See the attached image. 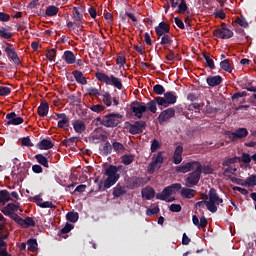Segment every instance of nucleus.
<instances>
[{
  "instance_id": "nucleus-59",
  "label": "nucleus",
  "mask_w": 256,
  "mask_h": 256,
  "mask_svg": "<svg viewBox=\"0 0 256 256\" xmlns=\"http://www.w3.org/2000/svg\"><path fill=\"white\" fill-rule=\"evenodd\" d=\"M245 182H246L247 186H249V187L256 186V175H251V176L247 177Z\"/></svg>"
},
{
  "instance_id": "nucleus-55",
  "label": "nucleus",
  "mask_w": 256,
  "mask_h": 256,
  "mask_svg": "<svg viewBox=\"0 0 256 256\" xmlns=\"http://www.w3.org/2000/svg\"><path fill=\"white\" fill-rule=\"evenodd\" d=\"M227 178H229V180H231L232 183H235L240 186H247L246 181H244L242 179H239L237 177H232V176H227Z\"/></svg>"
},
{
  "instance_id": "nucleus-17",
  "label": "nucleus",
  "mask_w": 256,
  "mask_h": 256,
  "mask_svg": "<svg viewBox=\"0 0 256 256\" xmlns=\"http://www.w3.org/2000/svg\"><path fill=\"white\" fill-rule=\"evenodd\" d=\"M175 115H176V110H174V108H168L160 112V115H158V122L160 124L168 122V120L174 118Z\"/></svg>"
},
{
  "instance_id": "nucleus-11",
  "label": "nucleus",
  "mask_w": 256,
  "mask_h": 256,
  "mask_svg": "<svg viewBox=\"0 0 256 256\" xmlns=\"http://www.w3.org/2000/svg\"><path fill=\"white\" fill-rule=\"evenodd\" d=\"M213 36L222 40L231 39L233 37V31L227 28L225 23L221 24V28L213 30Z\"/></svg>"
},
{
  "instance_id": "nucleus-52",
  "label": "nucleus",
  "mask_w": 256,
  "mask_h": 256,
  "mask_svg": "<svg viewBox=\"0 0 256 256\" xmlns=\"http://www.w3.org/2000/svg\"><path fill=\"white\" fill-rule=\"evenodd\" d=\"M144 105H146V109H148V111H150V113H156L157 111V108H156V105H158L157 102H154V101H150L148 103H144Z\"/></svg>"
},
{
  "instance_id": "nucleus-21",
  "label": "nucleus",
  "mask_w": 256,
  "mask_h": 256,
  "mask_svg": "<svg viewBox=\"0 0 256 256\" xmlns=\"http://www.w3.org/2000/svg\"><path fill=\"white\" fill-rule=\"evenodd\" d=\"M190 174L211 175V174H213V168H211L208 165H206V166L198 165V167H196V170L192 171V173H190Z\"/></svg>"
},
{
  "instance_id": "nucleus-64",
  "label": "nucleus",
  "mask_w": 256,
  "mask_h": 256,
  "mask_svg": "<svg viewBox=\"0 0 256 256\" xmlns=\"http://www.w3.org/2000/svg\"><path fill=\"white\" fill-rule=\"evenodd\" d=\"M203 107V104H198V103H192L188 106V111H199L200 108Z\"/></svg>"
},
{
  "instance_id": "nucleus-42",
  "label": "nucleus",
  "mask_w": 256,
  "mask_h": 256,
  "mask_svg": "<svg viewBox=\"0 0 256 256\" xmlns=\"http://www.w3.org/2000/svg\"><path fill=\"white\" fill-rule=\"evenodd\" d=\"M182 184L180 183H174L166 188H164L163 191H170V192H174V193H178V192H182Z\"/></svg>"
},
{
  "instance_id": "nucleus-48",
  "label": "nucleus",
  "mask_w": 256,
  "mask_h": 256,
  "mask_svg": "<svg viewBox=\"0 0 256 256\" xmlns=\"http://www.w3.org/2000/svg\"><path fill=\"white\" fill-rule=\"evenodd\" d=\"M154 94L156 95H164L166 94V89H164V87L160 84H156L154 85V87L152 88Z\"/></svg>"
},
{
  "instance_id": "nucleus-14",
  "label": "nucleus",
  "mask_w": 256,
  "mask_h": 256,
  "mask_svg": "<svg viewBox=\"0 0 256 256\" xmlns=\"http://www.w3.org/2000/svg\"><path fill=\"white\" fill-rule=\"evenodd\" d=\"M225 134L229 137V139H231V141L235 142L247 137L249 135V131L247 128H239L235 130V132L227 131Z\"/></svg>"
},
{
  "instance_id": "nucleus-9",
  "label": "nucleus",
  "mask_w": 256,
  "mask_h": 256,
  "mask_svg": "<svg viewBox=\"0 0 256 256\" xmlns=\"http://www.w3.org/2000/svg\"><path fill=\"white\" fill-rule=\"evenodd\" d=\"M146 111H148V109L144 103L138 101H132V103H130V112H132V115H134L136 119H142V114L146 113Z\"/></svg>"
},
{
  "instance_id": "nucleus-46",
  "label": "nucleus",
  "mask_w": 256,
  "mask_h": 256,
  "mask_svg": "<svg viewBox=\"0 0 256 256\" xmlns=\"http://www.w3.org/2000/svg\"><path fill=\"white\" fill-rule=\"evenodd\" d=\"M66 219L70 223H76L79 219V214L77 212H68V214L66 215Z\"/></svg>"
},
{
  "instance_id": "nucleus-54",
  "label": "nucleus",
  "mask_w": 256,
  "mask_h": 256,
  "mask_svg": "<svg viewBox=\"0 0 256 256\" xmlns=\"http://www.w3.org/2000/svg\"><path fill=\"white\" fill-rule=\"evenodd\" d=\"M101 151L105 156L110 155L111 152L113 151V148L111 147V143H109V141L105 142V145H103V149H101Z\"/></svg>"
},
{
  "instance_id": "nucleus-60",
  "label": "nucleus",
  "mask_w": 256,
  "mask_h": 256,
  "mask_svg": "<svg viewBox=\"0 0 256 256\" xmlns=\"http://www.w3.org/2000/svg\"><path fill=\"white\" fill-rule=\"evenodd\" d=\"M239 159L241 162L245 164H250L251 161L253 160V158L251 157V155H249V153H243V155Z\"/></svg>"
},
{
  "instance_id": "nucleus-20",
  "label": "nucleus",
  "mask_w": 256,
  "mask_h": 256,
  "mask_svg": "<svg viewBox=\"0 0 256 256\" xmlns=\"http://www.w3.org/2000/svg\"><path fill=\"white\" fill-rule=\"evenodd\" d=\"M56 117L57 118H54V120L60 119V121H58V128L66 129L69 127V119L66 113H56Z\"/></svg>"
},
{
  "instance_id": "nucleus-4",
  "label": "nucleus",
  "mask_w": 256,
  "mask_h": 256,
  "mask_svg": "<svg viewBox=\"0 0 256 256\" xmlns=\"http://www.w3.org/2000/svg\"><path fill=\"white\" fill-rule=\"evenodd\" d=\"M95 78L97 81L107 85V86H113L117 88V90H123V82L120 78L116 77L115 75H107L102 72L95 73Z\"/></svg>"
},
{
  "instance_id": "nucleus-28",
  "label": "nucleus",
  "mask_w": 256,
  "mask_h": 256,
  "mask_svg": "<svg viewBox=\"0 0 256 256\" xmlns=\"http://www.w3.org/2000/svg\"><path fill=\"white\" fill-rule=\"evenodd\" d=\"M192 223H194V226L198 228H205L207 227V219L204 216H201L200 218H197V216H192Z\"/></svg>"
},
{
  "instance_id": "nucleus-18",
  "label": "nucleus",
  "mask_w": 256,
  "mask_h": 256,
  "mask_svg": "<svg viewBox=\"0 0 256 256\" xmlns=\"http://www.w3.org/2000/svg\"><path fill=\"white\" fill-rule=\"evenodd\" d=\"M6 120H8L6 121V125L8 126H18L24 123V119H22V117L17 116L14 112L6 114Z\"/></svg>"
},
{
  "instance_id": "nucleus-37",
  "label": "nucleus",
  "mask_w": 256,
  "mask_h": 256,
  "mask_svg": "<svg viewBox=\"0 0 256 256\" xmlns=\"http://www.w3.org/2000/svg\"><path fill=\"white\" fill-rule=\"evenodd\" d=\"M176 7H178V10H176V14L178 15H184V13H187L189 10L186 0H180V5H177Z\"/></svg>"
},
{
  "instance_id": "nucleus-30",
  "label": "nucleus",
  "mask_w": 256,
  "mask_h": 256,
  "mask_svg": "<svg viewBox=\"0 0 256 256\" xmlns=\"http://www.w3.org/2000/svg\"><path fill=\"white\" fill-rule=\"evenodd\" d=\"M10 201H14L9 195V190H0V203L5 206Z\"/></svg>"
},
{
  "instance_id": "nucleus-33",
  "label": "nucleus",
  "mask_w": 256,
  "mask_h": 256,
  "mask_svg": "<svg viewBox=\"0 0 256 256\" xmlns=\"http://www.w3.org/2000/svg\"><path fill=\"white\" fill-rule=\"evenodd\" d=\"M180 195L184 199H192L193 197H195V190H193L192 188H182Z\"/></svg>"
},
{
  "instance_id": "nucleus-39",
  "label": "nucleus",
  "mask_w": 256,
  "mask_h": 256,
  "mask_svg": "<svg viewBox=\"0 0 256 256\" xmlns=\"http://www.w3.org/2000/svg\"><path fill=\"white\" fill-rule=\"evenodd\" d=\"M177 192H174V191H170V190H162L161 193H158L156 194V199H159V200H162V201H165L166 198L176 194Z\"/></svg>"
},
{
  "instance_id": "nucleus-53",
  "label": "nucleus",
  "mask_w": 256,
  "mask_h": 256,
  "mask_svg": "<svg viewBox=\"0 0 256 256\" xmlns=\"http://www.w3.org/2000/svg\"><path fill=\"white\" fill-rule=\"evenodd\" d=\"M89 110H91L93 113H101L105 111V106L101 104L91 105V107H89Z\"/></svg>"
},
{
  "instance_id": "nucleus-15",
  "label": "nucleus",
  "mask_w": 256,
  "mask_h": 256,
  "mask_svg": "<svg viewBox=\"0 0 256 256\" xmlns=\"http://www.w3.org/2000/svg\"><path fill=\"white\" fill-rule=\"evenodd\" d=\"M146 129V121H134V123L129 125V133L130 135H139L144 132Z\"/></svg>"
},
{
  "instance_id": "nucleus-24",
  "label": "nucleus",
  "mask_w": 256,
  "mask_h": 256,
  "mask_svg": "<svg viewBox=\"0 0 256 256\" xmlns=\"http://www.w3.org/2000/svg\"><path fill=\"white\" fill-rule=\"evenodd\" d=\"M222 81H223V79L221 78L220 75L209 76L206 79V83H207V85H209V87H217V86L221 85Z\"/></svg>"
},
{
  "instance_id": "nucleus-13",
  "label": "nucleus",
  "mask_w": 256,
  "mask_h": 256,
  "mask_svg": "<svg viewBox=\"0 0 256 256\" xmlns=\"http://www.w3.org/2000/svg\"><path fill=\"white\" fill-rule=\"evenodd\" d=\"M197 166H201V163L198 161H190L188 163L176 167V173H190L191 171H195L197 169Z\"/></svg>"
},
{
  "instance_id": "nucleus-50",
  "label": "nucleus",
  "mask_w": 256,
  "mask_h": 256,
  "mask_svg": "<svg viewBox=\"0 0 256 256\" xmlns=\"http://www.w3.org/2000/svg\"><path fill=\"white\" fill-rule=\"evenodd\" d=\"M203 59H205V63L207 64V67L211 70L215 69V64L213 62V59L209 57L206 53H203Z\"/></svg>"
},
{
  "instance_id": "nucleus-12",
  "label": "nucleus",
  "mask_w": 256,
  "mask_h": 256,
  "mask_svg": "<svg viewBox=\"0 0 256 256\" xmlns=\"http://www.w3.org/2000/svg\"><path fill=\"white\" fill-rule=\"evenodd\" d=\"M4 54H6V58L12 61L14 65H20V58H18V54H16V50L14 49V45L11 43H6V47H4Z\"/></svg>"
},
{
  "instance_id": "nucleus-41",
  "label": "nucleus",
  "mask_w": 256,
  "mask_h": 256,
  "mask_svg": "<svg viewBox=\"0 0 256 256\" xmlns=\"http://www.w3.org/2000/svg\"><path fill=\"white\" fill-rule=\"evenodd\" d=\"M113 98L114 97H111V94H109V92H105V94L101 95V100L103 102V105H105V107H111Z\"/></svg>"
},
{
  "instance_id": "nucleus-58",
  "label": "nucleus",
  "mask_w": 256,
  "mask_h": 256,
  "mask_svg": "<svg viewBox=\"0 0 256 256\" xmlns=\"http://www.w3.org/2000/svg\"><path fill=\"white\" fill-rule=\"evenodd\" d=\"M73 19L79 23L83 20V15L79 13L76 7H73Z\"/></svg>"
},
{
  "instance_id": "nucleus-47",
  "label": "nucleus",
  "mask_w": 256,
  "mask_h": 256,
  "mask_svg": "<svg viewBox=\"0 0 256 256\" xmlns=\"http://www.w3.org/2000/svg\"><path fill=\"white\" fill-rule=\"evenodd\" d=\"M111 148L117 153L125 151V146L120 142H113V144H111Z\"/></svg>"
},
{
  "instance_id": "nucleus-7",
  "label": "nucleus",
  "mask_w": 256,
  "mask_h": 256,
  "mask_svg": "<svg viewBox=\"0 0 256 256\" xmlns=\"http://www.w3.org/2000/svg\"><path fill=\"white\" fill-rule=\"evenodd\" d=\"M147 182L146 178L137 176L127 177V179H125L127 189L129 190H135L143 187Z\"/></svg>"
},
{
  "instance_id": "nucleus-10",
  "label": "nucleus",
  "mask_w": 256,
  "mask_h": 256,
  "mask_svg": "<svg viewBox=\"0 0 256 256\" xmlns=\"http://www.w3.org/2000/svg\"><path fill=\"white\" fill-rule=\"evenodd\" d=\"M164 163V158L162 157V152L156 153V156L152 157V162L148 164L146 172L150 175H153L155 169H160V165Z\"/></svg>"
},
{
  "instance_id": "nucleus-35",
  "label": "nucleus",
  "mask_w": 256,
  "mask_h": 256,
  "mask_svg": "<svg viewBox=\"0 0 256 256\" xmlns=\"http://www.w3.org/2000/svg\"><path fill=\"white\" fill-rule=\"evenodd\" d=\"M62 59H64V61L68 65H72L73 63H75V55H73V52H71L70 50L64 52Z\"/></svg>"
},
{
  "instance_id": "nucleus-1",
  "label": "nucleus",
  "mask_w": 256,
  "mask_h": 256,
  "mask_svg": "<svg viewBox=\"0 0 256 256\" xmlns=\"http://www.w3.org/2000/svg\"><path fill=\"white\" fill-rule=\"evenodd\" d=\"M154 31L156 32L158 40H160V45L164 46V49L170 51V54L166 55V60L174 61L176 59V54H174V51L168 49V47H172L174 42V36L170 32V24L160 22L158 23V26L154 27Z\"/></svg>"
},
{
  "instance_id": "nucleus-62",
  "label": "nucleus",
  "mask_w": 256,
  "mask_h": 256,
  "mask_svg": "<svg viewBox=\"0 0 256 256\" xmlns=\"http://www.w3.org/2000/svg\"><path fill=\"white\" fill-rule=\"evenodd\" d=\"M91 139L93 141L105 142V141H107V136L105 134H98V135L91 136Z\"/></svg>"
},
{
  "instance_id": "nucleus-31",
  "label": "nucleus",
  "mask_w": 256,
  "mask_h": 256,
  "mask_svg": "<svg viewBox=\"0 0 256 256\" xmlns=\"http://www.w3.org/2000/svg\"><path fill=\"white\" fill-rule=\"evenodd\" d=\"M36 147L40 150H50L54 148V144L48 139H42V141L38 142Z\"/></svg>"
},
{
  "instance_id": "nucleus-36",
  "label": "nucleus",
  "mask_w": 256,
  "mask_h": 256,
  "mask_svg": "<svg viewBox=\"0 0 256 256\" xmlns=\"http://www.w3.org/2000/svg\"><path fill=\"white\" fill-rule=\"evenodd\" d=\"M121 162L125 166H130L135 162V155L133 154H125L124 156L121 157Z\"/></svg>"
},
{
  "instance_id": "nucleus-34",
  "label": "nucleus",
  "mask_w": 256,
  "mask_h": 256,
  "mask_svg": "<svg viewBox=\"0 0 256 256\" xmlns=\"http://www.w3.org/2000/svg\"><path fill=\"white\" fill-rule=\"evenodd\" d=\"M50 110V107L48 103L44 102L38 106V116L40 117H46L48 116V111Z\"/></svg>"
},
{
  "instance_id": "nucleus-27",
  "label": "nucleus",
  "mask_w": 256,
  "mask_h": 256,
  "mask_svg": "<svg viewBox=\"0 0 256 256\" xmlns=\"http://www.w3.org/2000/svg\"><path fill=\"white\" fill-rule=\"evenodd\" d=\"M73 131L78 134L85 132V123L82 120H75L72 122Z\"/></svg>"
},
{
  "instance_id": "nucleus-2",
  "label": "nucleus",
  "mask_w": 256,
  "mask_h": 256,
  "mask_svg": "<svg viewBox=\"0 0 256 256\" xmlns=\"http://www.w3.org/2000/svg\"><path fill=\"white\" fill-rule=\"evenodd\" d=\"M119 169H121V166L109 165L103 173L107 179L99 181V178H95L94 183L97 184V192H105L117 184L121 178V175L118 173Z\"/></svg>"
},
{
  "instance_id": "nucleus-43",
  "label": "nucleus",
  "mask_w": 256,
  "mask_h": 256,
  "mask_svg": "<svg viewBox=\"0 0 256 256\" xmlns=\"http://www.w3.org/2000/svg\"><path fill=\"white\" fill-rule=\"evenodd\" d=\"M34 159H36L38 164L44 166V168H49L48 159L44 155L36 154V156H34Z\"/></svg>"
},
{
  "instance_id": "nucleus-56",
  "label": "nucleus",
  "mask_w": 256,
  "mask_h": 256,
  "mask_svg": "<svg viewBox=\"0 0 256 256\" xmlns=\"http://www.w3.org/2000/svg\"><path fill=\"white\" fill-rule=\"evenodd\" d=\"M235 172H237V168L227 166V168H225V170L223 171V176L231 177V175H234Z\"/></svg>"
},
{
  "instance_id": "nucleus-22",
  "label": "nucleus",
  "mask_w": 256,
  "mask_h": 256,
  "mask_svg": "<svg viewBox=\"0 0 256 256\" xmlns=\"http://www.w3.org/2000/svg\"><path fill=\"white\" fill-rule=\"evenodd\" d=\"M183 152H184V147H182L181 145L176 147V150H174L173 163L175 165H180L182 163Z\"/></svg>"
},
{
  "instance_id": "nucleus-32",
  "label": "nucleus",
  "mask_w": 256,
  "mask_h": 256,
  "mask_svg": "<svg viewBox=\"0 0 256 256\" xmlns=\"http://www.w3.org/2000/svg\"><path fill=\"white\" fill-rule=\"evenodd\" d=\"M219 67L221 68V70H223L227 73H231L234 69L233 64H231L229 59H225V60L219 62Z\"/></svg>"
},
{
  "instance_id": "nucleus-44",
  "label": "nucleus",
  "mask_w": 256,
  "mask_h": 256,
  "mask_svg": "<svg viewBox=\"0 0 256 256\" xmlns=\"http://www.w3.org/2000/svg\"><path fill=\"white\" fill-rule=\"evenodd\" d=\"M85 92H87V95H89V97L103 96V94L99 93V89H97L95 87H89V88L85 89Z\"/></svg>"
},
{
  "instance_id": "nucleus-19",
  "label": "nucleus",
  "mask_w": 256,
  "mask_h": 256,
  "mask_svg": "<svg viewBox=\"0 0 256 256\" xmlns=\"http://www.w3.org/2000/svg\"><path fill=\"white\" fill-rule=\"evenodd\" d=\"M16 212H18V205L14 203H8L3 207V209H1V213L6 217L18 216Z\"/></svg>"
},
{
  "instance_id": "nucleus-25",
  "label": "nucleus",
  "mask_w": 256,
  "mask_h": 256,
  "mask_svg": "<svg viewBox=\"0 0 256 256\" xmlns=\"http://www.w3.org/2000/svg\"><path fill=\"white\" fill-rule=\"evenodd\" d=\"M141 195L144 200H152L157 194L155 193L154 188L146 187L142 189Z\"/></svg>"
},
{
  "instance_id": "nucleus-40",
  "label": "nucleus",
  "mask_w": 256,
  "mask_h": 256,
  "mask_svg": "<svg viewBox=\"0 0 256 256\" xmlns=\"http://www.w3.org/2000/svg\"><path fill=\"white\" fill-rule=\"evenodd\" d=\"M58 12L59 8L55 5L48 6L45 11L47 17H56V15H58Z\"/></svg>"
},
{
  "instance_id": "nucleus-3",
  "label": "nucleus",
  "mask_w": 256,
  "mask_h": 256,
  "mask_svg": "<svg viewBox=\"0 0 256 256\" xmlns=\"http://www.w3.org/2000/svg\"><path fill=\"white\" fill-rule=\"evenodd\" d=\"M223 203V199L217 195V192L214 188L209 190L208 200L207 201H199L196 203V207L198 208H207V211L213 213H217V205Z\"/></svg>"
},
{
  "instance_id": "nucleus-38",
  "label": "nucleus",
  "mask_w": 256,
  "mask_h": 256,
  "mask_svg": "<svg viewBox=\"0 0 256 256\" xmlns=\"http://www.w3.org/2000/svg\"><path fill=\"white\" fill-rule=\"evenodd\" d=\"M28 246V251L35 253L38 251V242L36 239H28V241L25 243Z\"/></svg>"
},
{
  "instance_id": "nucleus-29",
  "label": "nucleus",
  "mask_w": 256,
  "mask_h": 256,
  "mask_svg": "<svg viewBox=\"0 0 256 256\" xmlns=\"http://www.w3.org/2000/svg\"><path fill=\"white\" fill-rule=\"evenodd\" d=\"M125 194H127V189L125 188V186L121 184L115 185V188H113V197L119 198Z\"/></svg>"
},
{
  "instance_id": "nucleus-61",
  "label": "nucleus",
  "mask_w": 256,
  "mask_h": 256,
  "mask_svg": "<svg viewBox=\"0 0 256 256\" xmlns=\"http://www.w3.org/2000/svg\"><path fill=\"white\" fill-rule=\"evenodd\" d=\"M46 58H48V61L53 62L56 58V49H50L46 53Z\"/></svg>"
},
{
  "instance_id": "nucleus-49",
  "label": "nucleus",
  "mask_w": 256,
  "mask_h": 256,
  "mask_svg": "<svg viewBox=\"0 0 256 256\" xmlns=\"http://www.w3.org/2000/svg\"><path fill=\"white\" fill-rule=\"evenodd\" d=\"M237 162H241L240 158L235 156L233 158H227V160L223 161V167H229L231 164H235Z\"/></svg>"
},
{
  "instance_id": "nucleus-51",
  "label": "nucleus",
  "mask_w": 256,
  "mask_h": 256,
  "mask_svg": "<svg viewBox=\"0 0 256 256\" xmlns=\"http://www.w3.org/2000/svg\"><path fill=\"white\" fill-rule=\"evenodd\" d=\"M36 205L42 209H56V206L50 201H46L43 203H37Z\"/></svg>"
},
{
  "instance_id": "nucleus-16",
  "label": "nucleus",
  "mask_w": 256,
  "mask_h": 256,
  "mask_svg": "<svg viewBox=\"0 0 256 256\" xmlns=\"http://www.w3.org/2000/svg\"><path fill=\"white\" fill-rule=\"evenodd\" d=\"M201 179V174L197 173H189L184 179L185 186L188 188H193L199 184V180Z\"/></svg>"
},
{
  "instance_id": "nucleus-45",
  "label": "nucleus",
  "mask_w": 256,
  "mask_h": 256,
  "mask_svg": "<svg viewBox=\"0 0 256 256\" xmlns=\"http://www.w3.org/2000/svg\"><path fill=\"white\" fill-rule=\"evenodd\" d=\"M235 24L247 29L249 28V23L247 22V20L245 19V17L241 16V17H237L235 19Z\"/></svg>"
},
{
  "instance_id": "nucleus-8",
  "label": "nucleus",
  "mask_w": 256,
  "mask_h": 256,
  "mask_svg": "<svg viewBox=\"0 0 256 256\" xmlns=\"http://www.w3.org/2000/svg\"><path fill=\"white\" fill-rule=\"evenodd\" d=\"M8 218H10V220L14 221V223H16V225H18L24 229L36 226V222L34 221V219L32 217H26V218L22 219L18 215H13V216H8Z\"/></svg>"
},
{
  "instance_id": "nucleus-23",
  "label": "nucleus",
  "mask_w": 256,
  "mask_h": 256,
  "mask_svg": "<svg viewBox=\"0 0 256 256\" xmlns=\"http://www.w3.org/2000/svg\"><path fill=\"white\" fill-rule=\"evenodd\" d=\"M73 79H75V82L81 86L87 85V80L85 79V76H83V73L81 71H73L72 72Z\"/></svg>"
},
{
  "instance_id": "nucleus-26",
  "label": "nucleus",
  "mask_w": 256,
  "mask_h": 256,
  "mask_svg": "<svg viewBox=\"0 0 256 256\" xmlns=\"http://www.w3.org/2000/svg\"><path fill=\"white\" fill-rule=\"evenodd\" d=\"M11 26L1 27L0 28V38L3 40H11L12 33H11Z\"/></svg>"
},
{
  "instance_id": "nucleus-5",
  "label": "nucleus",
  "mask_w": 256,
  "mask_h": 256,
  "mask_svg": "<svg viewBox=\"0 0 256 256\" xmlns=\"http://www.w3.org/2000/svg\"><path fill=\"white\" fill-rule=\"evenodd\" d=\"M122 119H123V115L119 113H109L103 116V118L97 117V121L100 122L101 126L107 127V128L118 127L119 124H121Z\"/></svg>"
},
{
  "instance_id": "nucleus-63",
  "label": "nucleus",
  "mask_w": 256,
  "mask_h": 256,
  "mask_svg": "<svg viewBox=\"0 0 256 256\" xmlns=\"http://www.w3.org/2000/svg\"><path fill=\"white\" fill-rule=\"evenodd\" d=\"M20 143L24 147H34V144L30 141L29 137H24L20 140Z\"/></svg>"
},
{
  "instance_id": "nucleus-6",
  "label": "nucleus",
  "mask_w": 256,
  "mask_h": 256,
  "mask_svg": "<svg viewBox=\"0 0 256 256\" xmlns=\"http://www.w3.org/2000/svg\"><path fill=\"white\" fill-rule=\"evenodd\" d=\"M177 99H178V96H176L175 92L168 91L164 94V97L158 96L154 98V100H152L151 102H156L158 106L167 108L170 105L176 104Z\"/></svg>"
},
{
  "instance_id": "nucleus-57",
  "label": "nucleus",
  "mask_w": 256,
  "mask_h": 256,
  "mask_svg": "<svg viewBox=\"0 0 256 256\" xmlns=\"http://www.w3.org/2000/svg\"><path fill=\"white\" fill-rule=\"evenodd\" d=\"M159 149H160V143L158 142V140L156 139L152 140L150 144V152L155 153Z\"/></svg>"
}]
</instances>
